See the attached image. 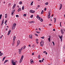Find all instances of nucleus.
Segmentation results:
<instances>
[{
  "mask_svg": "<svg viewBox=\"0 0 65 65\" xmlns=\"http://www.w3.org/2000/svg\"><path fill=\"white\" fill-rule=\"evenodd\" d=\"M37 6L38 7H40V5H38Z\"/></svg>",
  "mask_w": 65,
  "mask_h": 65,
  "instance_id": "nucleus-50",
  "label": "nucleus"
},
{
  "mask_svg": "<svg viewBox=\"0 0 65 65\" xmlns=\"http://www.w3.org/2000/svg\"><path fill=\"white\" fill-rule=\"evenodd\" d=\"M16 6V4H15L14 5H13V9H14V8H15V6Z\"/></svg>",
  "mask_w": 65,
  "mask_h": 65,
  "instance_id": "nucleus-10",
  "label": "nucleus"
},
{
  "mask_svg": "<svg viewBox=\"0 0 65 65\" xmlns=\"http://www.w3.org/2000/svg\"><path fill=\"white\" fill-rule=\"evenodd\" d=\"M39 62H41V60H40L39 61Z\"/></svg>",
  "mask_w": 65,
  "mask_h": 65,
  "instance_id": "nucleus-57",
  "label": "nucleus"
},
{
  "mask_svg": "<svg viewBox=\"0 0 65 65\" xmlns=\"http://www.w3.org/2000/svg\"><path fill=\"white\" fill-rule=\"evenodd\" d=\"M7 14H6L5 15V18H7Z\"/></svg>",
  "mask_w": 65,
  "mask_h": 65,
  "instance_id": "nucleus-16",
  "label": "nucleus"
},
{
  "mask_svg": "<svg viewBox=\"0 0 65 65\" xmlns=\"http://www.w3.org/2000/svg\"><path fill=\"white\" fill-rule=\"evenodd\" d=\"M45 54L47 55V52H46Z\"/></svg>",
  "mask_w": 65,
  "mask_h": 65,
  "instance_id": "nucleus-63",
  "label": "nucleus"
},
{
  "mask_svg": "<svg viewBox=\"0 0 65 65\" xmlns=\"http://www.w3.org/2000/svg\"><path fill=\"white\" fill-rule=\"evenodd\" d=\"M20 40H18L17 42V46H18L20 44Z\"/></svg>",
  "mask_w": 65,
  "mask_h": 65,
  "instance_id": "nucleus-3",
  "label": "nucleus"
},
{
  "mask_svg": "<svg viewBox=\"0 0 65 65\" xmlns=\"http://www.w3.org/2000/svg\"><path fill=\"white\" fill-rule=\"evenodd\" d=\"M23 49H25L26 48V46H24L23 47Z\"/></svg>",
  "mask_w": 65,
  "mask_h": 65,
  "instance_id": "nucleus-27",
  "label": "nucleus"
},
{
  "mask_svg": "<svg viewBox=\"0 0 65 65\" xmlns=\"http://www.w3.org/2000/svg\"><path fill=\"white\" fill-rule=\"evenodd\" d=\"M30 5H33V3H31V4H30Z\"/></svg>",
  "mask_w": 65,
  "mask_h": 65,
  "instance_id": "nucleus-55",
  "label": "nucleus"
},
{
  "mask_svg": "<svg viewBox=\"0 0 65 65\" xmlns=\"http://www.w3.org/2000/svg\"><path fill=\"white\" fill-rule=\"evenodd\" d=\"M29 38H32V36L30 35H29Z\"/></svg>",
  "mask_w": 65,
  "mask_h": 65,
  "instance_id": "nucleus-13",
  "label": "nucleus"
},
{
  "mask_svg": "<svg viewBox=\"0 0 65 65\" xmlns=\"http://www.w3.org/2000/svg\"><path fill=\"white\" fill-rule=\"evenodd\" d=\"M23 60V59H21L20 60V63H21V62H22V61Z\"/></svg>",
  "mask_w": 65,
  "mask_h": 65,
  "instance_id": "nucleus-22",
  "label": "nucleus"
},
{
  "mask_svg": "<svg viewBox=\"0 0 65 65\" xmlns=\"http://www.w3.org/2000/svg\"><path fill=\"white\" fill-rule=\"evenodd\" d=\"M53 31H55V29H53Z\"/></svg>",
  "mask_w": 65,
  "mask_h": 65,
  "instance_id": "nucleus-58",
  "label": "nucleus"
},
{
  "mask_svg": "<svg viewBox=\"0 0 65 65\" xmlns=\"http://www.w3.org/2000/svg\"><path fill=\"white\" fill-rule=\"evenodd\" d=\"M49 37H50L48 38V40L49 42H50L51 41V36H49Z\"/></svg>",
  "mask_w": 65,
  "mask_h": 65,
  "instance_id": "nucleus-11",
  "label": "nucleus"
},
{
  "mask_svg": "<svg viewBox=\"0 0 65 65\" xmlns=\"http://www.w3.org/2000/svg\"><path fill=\"white\" fill-rule=\"evenodd\" d=\"M60 40H61V41H62V38H63V37H62V35L60 37H59Z\"/></svg>",
  "mask_w": 65,
  "mask_h": 65,
  "instance_id": "nucleus-6",
  "label": "nucleus"
},
{
  "mask_svg": "<svg viewBox=\"0 0 65 65\" xmlns=\"http://www.w3.org/2000/svg\"><path fill=\"white\" fill-rule=\"evenodd\" d=\"M61 33H62V34H63V33H64V32L62 30H61Z\"/></svg>",
  "mask_w": 65,
  "mask_h": 65,
  "instance_id": "nucleus-20",
  "label": "nucleus"
},
{
  "mask_svg": "<svg viewBox=\"0 0 65 65\" xmlns=\"http://www.w3.org/2000/svg\"><path fill=\"white\" fill-rule=\"evenodd\" d=\"M36 33H40V32L38 31H36Z\"/></svg>",
  "mask_w": 65,
  "mask_h": 65,
  "instance_id": "nucleus-41",
  "label": "nucleus"
},
{
  "mask_svg": "<svg viewBox=\"0 0 65 65\" xmlns=\"http://www.w3.org/2000/svg\"><path fill=\"white\" fill-rule=\"evenodd\" d=\"M3 55V53H1V54H0V56H2Z\"/></svg>",
  "mask_w": 65,
  "mask_h": 65,
  "instance_id": "nucleus-28",
  "label": "nucleus"
},
{
  "mask_svg": "<svg viewBox=\"0 0 65 65\" xmlns=\"http://www.w3.org/2000/svg\"><path fill=\"white\" fill-rule=\"evenodd\" d=\"M33 15H31L30 16V18H33Z\"/></svg>",
  "mask_w": 65,
  "mask_h": 65,
  "instance_id": "nucleus-38",
  "label": "nucleus"
},
{
  "mask_svg": "<svg viewBox=\"0 0 65 65\" xmlns=\"http://www.w3.org/2000/svg\"><path fill=\"white\" fill-rule=\"evenodd\" d=\"M36 43H37V44H38V42L37 41Z\"/></svg>",
  "mask_w": 65,
  "mask_h": 65,
  "instance_id": "nucleus-64",
  "label": "nucleus"
},
{
  "mask_svg": "<svg viewBox=\"0 0 65 65\" xmlns=\"http://www.w3.org/2000/svg\"><path fill=\"white\" fill-rule=\"evenodd\" d=\"M19 54H21V51H19Z\"/></svg>",
  "mask_w": 65,
  "mask_h": 65,
  "instance_id": "nucleus-42",
  "label": "nucleus"
},
{
  "mask_svg": "<svg viewBox=\"0 0 65 65\" xmlns=\"http://www.w3.org/2000/svg\"><path fill=\"white\" fill-rule=\"evenodd\" d=\"M40 58V55L39 56H38V58H39V59Z\"/></svg>",
  "mask_w": 65,
  "mask_h": 65,
  "instance_id": "nucleus-46",
  "label": "nucleus"
},
{
  "mask_svg": "<svg viewBox=\"0 0 65 65\" xmlns=\"http://www.w3.org/2000/svg\"><path fill=\"white\" fill-rule=\"evenodd\" d=\"M41 61H42V62H43V60H42Z\"/></svg>",
  "mask_w": 65,
  "mask_h": 65,
  "instance_id": "nucleus-61",
  "label": "nucleus"
},
{
  "mask_svg": "<svg viewBox=\"0 0 65 65\" xmlns=\"http://www.w3.org/2000/svg\"><path fill=\"white\" fill-rule=\"evenodd\" d=\"M34 55V53H32V55Z\"/></svg>",
  "mask_w": 65,
  "mask_h": 65,
  "instance_id": "nucleus-60",
  "label": "nucleus"
},
{
  "mask_svg": "<svg viewBox=\"0 0 65 65\" xmlns=\"http://www.w3.org/2000/svg\"><path fill=\"white\" fill-rule=\"evenodd\" d=\"M30 63L31 64H32V63H33V60H30Z\"/></svg>",
  "mask_w": 65,
  "mask_h": 65,
  "instance_id": "nucleus-12",
  "label": "nucleus"
},
{
  "mask_svg": "<svg viewBox=\"0 0 65 65\" xmlns=\"http://www.w3.org/2000/svg\"><path fill=\"white\" fill-rule=\"evenodd\" d=\"M7 20H6L5 22V24L7 22Z\"/></svg>",
  "mask_w": 65,
  "mask_h": 65,
  "instance_id": "nucleus-45",
  "label": "nucleus"
},
{
  "mask_svg": "<svg viewBox=\"0 0 65 65\" xmlns=\"http://www.w3.org/2000/svg\"><path fill=\"white\" fill-rule=\"evenodd\" d=\"M19 4H22V2H19Z\"/></svg>",
  "mask_w": 65,
  "mask_h": 65,
  "instance_id": "nucleus-33",
  "label": "nucleus"
},
{
  "mask_svg": "<svg viewBox=\"0 0 65 65\" xmlns=\"http://www.w3.org/2000/svg\"><path fill=\"white\" fill-rule=\"evenodd\" d=\"M46 51H44L43 52V53H46Z\"/></svg>",
  "mask_w": 65,
  "mask_h": 65,
  "instance_id": "nucleus-62",
  "label": "nucleus"
},
{
  "mask_svg": "<svg viewBox=\"0 0 65 65\" xmlns=\"http://www.w3.org/2000/svg\"><path fill=\"white\" fill-rule=\"evenodd\" d=\"M4 23V20H3L2 21V23L1 25V26H2V25H3V24Z\"/></svg>",
  "mask_w": 65,
  "mask_h": 65,
  "instance_id": "nucleus-18",
  "label": "nucleus"
},
{
  "mask_svg": "<svg viewBox=\"0 0 65 65\" xmlns=\"http://www.w3.org/2000/svg\"><path fill=\"white\" fill-rule=\"evenodd\" d=\"M42 13H43V12H41V14H42Z\"/></svg>",
  "mask_w": 65,
  "mask_h": 65,
  "instance_id": "nucleus-51",
  "label": "nucleus"
},
{
  "mask_svg": "<svg viewBox=\"0 0 65 65\" xmlns=\"http://www.w3.org/2000/svg\"><path fill=\"white\" fill-rule=\"evenodd\" d=\"M15 38H16V37H15V36H14L13 38V40L14 41L15 40Z\"/></svg>",
  "mask_w": 65,
  "mask_h": 65,
  "instance_id": "nucleus-17",
  "label": "nucleus"
},
{
  "mask_svg": "<svg viewBox=\"0 0 65 65\" xmlns=\"http://www.w3.org/2000/svg\"><path fill=\"white\" fill-rule=\"evenodd\" d=\"M23 57H24V56L22 55L21 57V59H23Z\"/></svg>",
  "mask_w": 65,
  "mask_h": 65,
  "instance_id": "nucleus-34",
  "label": "nucleus"
},
{
  "mask_svg": "<svg viewBox=\"0 0 65 65\" xmlns=\"http://www.w3.org/2000/svg\"><path fill=\"white\" fill-rule=\"evenodd\" d=\"M40 17H39V15H37V18L38 19H39L40 18Z\"/></svg>",
  "mask_w": 65,
  "mask_h": 65,
  "instance_id": "nucleus-21",
  "label": "nucleus"
},
{
  "mask_svg": "<svg viewBox=\"0 0 65 65\" xmlns=\"http://www.w3.org/2000/svg\"><path fill=\"white\" fill-rule=\"evenodd\" d=\"M22 10H24V6H23L22 7Z\"/></svg>",
  "mask_w": 65,
  "mask_h": 65,
  "instance_id": "nucleus-26",
  "label": "nucleus"
},
{
  "mask_svg": "<svg viewBox=\"0 0 65 65\" xmlns=\"http://www.w3.org/2000/svg\"><path fill=\"white\" fill-rule=\"evenodd\" d=\"M16 17H17V18H18V17H19V16H18V15H16Z\"/></svg>",
  "mask_w": 65,
  "mask_h": 65,
  "instance_id": "nucleus-43",
  "label": "nucleus"
},
{
  "mask_svg": "<svg viewBox=\"0 0 65 65\" xmlns=\"http://www.w3.org/2000/svg\"><path fill=\"white\" fill-rule=\"evenodd\" d=\"M48 19H50V18H51V16H48Z\"/></svg>",
  "mask_w": 65,
  "mask_h": 65,
  "instance_id": "nucleus-40",
  "label": "nucleus"
},
{
  "mask_svg": "<svg viewBox=\"0 0 65 65\" xmlns=\"http://www.w3.org/2000/svg\"><path fill=\"white\" fill-rule=\"evenodd\" d=\"M34 45H33L32 46V48H34Z\"/></svg>",
  "mask_w": 65,
  "mask_h": 65,
  "instance_id": "nucleus-39",
  "label": "nucleus"
},
{
  "mask_svg": "<svg viewBox=\"0 0 65 65\" xmlns=\"http://www.w3.org/2000/svg\"><path fill=\"white\" fill-rule=\"evenodd\" d=\"M30 23H34V21H32L31 22H30Z\"/></svg>",
  "mask_w": 65,
  "mask_h": 65,
  "instance_id": "nucleus-30",
  "label": "nucleus"
},
{
  "mask_svg": "<svg viewBox=\"0 0 65 65\" xmlns=\"http://www.w3.org/2000/svg\"><path fill=\"white\" fill-rule=\"evenodd\" d=\"M49 26H52V24H50L49 25Z\"/></svg>",
  "mask_w": 65,
  "mask_h": 65,
  "instance_id": "nucleus-54",
  "label": "nucleus"
},
{
  "mask_svg": "<svg viewBox=\"0 0 65 65\" xmlns=\"http://www.w3.org/2000/svg\"><path fill=\"white\" fill-rule=\"evenodd\" d=\"M11 5V3H9V6H10V5Z\"/></svg>",
  "mask_w": 65,
  "mask_h": 65,
  "instance_id": "nucleus-49",
  "label": "nucleus"
},
{
  "mask_svg": "<svg viewBox=\"0 0 65 65\" xmlns=\"http://www.w3.org/2000/svg\"><path fill=\"white\" fill-rule=\"evenodd\" d=\"M40 21H41V22H43V20L42 19Z\"/></svg>",
  "mask_w": 65,
  "mask_h": 65,
  "instance_id": "nucleus-47",
  "label": "nucleus"
},
{
  "mask_svg": "<svg viewBox=\"0 0 65 65\" xmlns=\"http://www.w3.org/2000/svg\"><path fill=\"white\" fill-rule=\"evenodd\" d=\"M10 32H11V30H9V31H8V35H9L10 34Z\"/></svg>",
  "mask_w": 65,
  "mask_h": 65,
  "instance_id": "nucleus-7",
  "label": "nucleus"
},
{
  "mask_svg": "<svg viewBox=\"0 0 65 65\" xmlns=\"http://www.w3.org/2000/svg\"><path fill=\"white\" fill-rule=\"evenodd\" d=\"M50 15H51V13L50 12H49L48 16H50Z\"/></svg>",
  "mask_w": 65,
  "mask_h": 65,
  "instance_id": "nucleus-25",
  "label": "nucleus"
},
{
  "mask_svg": "<svg viewBox=\"0 0 65 65\" xmlns=\"http://www.w3.org/2000/svg\"><path fill=\"white\" fill-rule=\"evenodd\" d=\"M46 10V8H45L44 9V11H45Z\"/></svg>",
  "mask_w": 65,
  "mask_h": 65,
  "instance_id": "nucleus-44",
  "label": "nucleus"
},
{
  "mask_svg": "<svg viewBox=\"0 0 65 65\" xmlns=\"http://www.w3.org/2000/svg\"><path fill=\"white\" fill-rule=\"evenodd\" d=\"M28 46L29 47H30V46H31V45H29Z\"/></svg>",
  "mask_w": 65,
  "mask_h": 65,
  "instance_id": "nucleus-59",
  "label": "nucleus"
},
{
  "mask_svg": "<svg viewBox=\"0 0 65 65\" xmlns=\"http://www.w3.org/2000/svg\"><path fill=\"white\" fill-rule=\"evenodd\" d=\"M8 60H6L5 62H4V64H5V63H6V62H8Z\"/></svg>",
  "mask_w": 65,
  "mask_h": 65,
  "instance_id": "nucleus-19",
  "label": "nucleus"
},
{
  "mask_svg": "<svg viewBox=\"0 0 65 65\" xmlns=\"http://www.w3.org/2000/svg\"><path fill=\"white\" fill-rule=\"evenodd\" d=\"M21 10V8H19V9L18 10V12H19Z\"/></svg>",
  "mask_w": 65,
  "mask_h": 65,
  "instance_id": "nucleus-14",
  "label": "nucleus"
},
{
  "mask_svg": "<svg viewBox=\"0 0 65 65\" xmlns=\"http://www.w3.org/2000/svg\"><path fill=\"white\" fill-rule=\"evenodd\" d=\"M15 10H13V11H12V12L11 13V14L12 15H13V13H14V12L15 11Z\"/></svg>",
  "mask_w": 65,
  "mask_h": 65,
  "instance_id": "nucleus-5",
  "label": "nucleus"
},
{
  "mask_svg": "<svg viewBox=\"0 0 65 65\" xmlns=\"http://www.w3.org/2000/svg\"><path fill=\"white\" fill-rule=\"evenodd\" d=\"M26 15H27V14H24L23 15L24 17H26Z\"/></svg>",
  "mask_w": 65,
  "mask_h": 65,
  "instance_id": "nucleus-29",
  "label": "nucleus"
},
{
  "mask_svg": "<svg viewBox=\"0 0 65 65\" xmlns=\"http://www.w3.org/2000/svg\"><path fill=\"white\" fill-rule=\"evenodd\" d=\"M39 29L40 30V31H41V29L40 28H39Z\"/></svg>",
  "mask_w": 65,
  "mask_h": 65,
  "instance_id": "nucleus-48",
  "label": "nucleus"
},
{
  "mask_svg": "<svg viewBox=\"0 0 65 65\" xmlns=\"http://www.w3.org/2000/svg\"><path fill=\"white\" fill-rule=\"evenodd\" d=\"M16 24L15 23H14L13 24V26H12V29H14L15 27V26H16Z\"/></svg>",
  "mask_w": 65,
  "mask_h": 65,
  "instance_id": "nucleus-1",
  "label": "nucleus"
},
{
  "mask_svg": "<svg viewBox=\"0 0 65 65\" xmlns=\"http://www.w3.org/2000/svg\"><path fill=\"white\" fill-rule=\"evenodd\" d=\"M41 38H42V39H44V36H43L42 37H41Z\"/></svg>",
  "mask_w": 65,
  "mask_h": 65,
  "instance_id": "nucleus-32",
  "label": "nucleus"
},
{
  "mask_svg": "<svg viewBox=\"0 0 65 65\" xmlns=\"http://www.w3.org/2000/svg\"><path fill=\"white\" fill-rule=\"evenodd\" d=\"M14 43H15V42H14V41H13L12 44V46H14Z\"/></svg>",
  "mask_w": 65,
  "mask_h": 65,
  "instance_id": "nucleus-15",
  "label": "nucleus"
},
{
  "mask_svg": "<svg viewBox=\"0 0 65 65\" xmlns=\"http://www.w3.org/2000/svg\"><path fill=\"white\" fill-rule=\"evenodd\" d=\"M60 7L59 9H61L62 7V4H60Z\"/></svg>",
  "mask_w": 65,
  "mask_h": 65,
  "instance_id": "nucleus-4",
  "label": "nucleus"
},
{
  "mask_svg": "<svg viewBox=\"0 0 65 65\" xmlns=\"http://www.w3.org/2000/svg\"><path fill=\"white\" fill-rule=\"evenodd\" d=\"M42 19V18H40L39 19H38V20H39L40 21V20H41Z\"/></svg>",
  "mask_w": 65,
  "mask_h": 65,
  "instance_id": "nucleus-36",
  "label": "nucleus"
},
{
  "mask_svg": "<svg viewBox=\"0 0 65 65\" xmlns=\"http://www.w3.org/2000/svg\"><path fill=\"white\" fill-rule=\"evenodd\" d=\"M54 23H56V18H54Z\"/></svg>",
  "mask_w": 65,
  "mask_h": 65,
  "instance_id": "nucleus-23",
  "label": "nucleus"
},
{
  "mask_svg": "<svg viewBox=\"0 0 65 65\" xmlns=\"http://www.w3.org/2000/svg\"><path fill=\"white\" fill-rule=\"evenodd\" d=\"M50 21H52V18L50 19Z\"/></svg>",
  "mask_w": 65,
  "mask_h": 65,
  "instance_id": "nucleus-52",
  "label": "nucleus"
},
{
  "mask_svg": "<svg viewBox=\"0 0 65 65\" xmlns=\"http://www.w3.org/2000/svg\"><path fill=\"white\" fill-rule=\"evenodd\" d=\"M35 35H36L37 36H38V35L37 34H35Z\"/></svg>",
  "mask_w": 65,
  "mask_h": 65,
  "instance_id": "nucleus-53",
  "label": "nucleus"
},
{
  "mask_svg": "<svg viewBox=\"0 0 65 65\" xmlns=\"http://www.w3.org/2000/svg\"><path fill=\"white\" fill-rule=\"evenodd\" d=\"M5 57H4L3 58V61L4 60H5Z\"/></svg>",
  "mask_w": 65,
  "mask_h": 65,
  "instance_id": "nucleus-24",
  "label": "nucleus"
},
{
  "mask_svg": "<svg viewBox=\"0 0 65 65\" xmlns=\"http://www.w3.org/2000/svg\"><path fill=\"white\" fill-rule=\"evenodd\" d=\"M18 50L19 51H22V50H21V49H19Z\"/></svg>",
  "mask_w": 65,
  "mask_h": 65,
  "instance_id": "nucleus-56",
  "label": "nucleus"
},
{
  "mask_svg": "<svg viewBox=\"0 0 65 65\" xmlns=\"http://www.w3.org/2000/svg\"><path fill=\"white\" fill-rule=\"evenodd\" d=\"M30 12H32V13H34L35 12V11H34L32 10H30Z\"/></svg>",
  "mask_w": 65,
  "mask_h": 65,
  "instance_id": "nucleus-9",
  "label": "nucleus"
},
{
  "mask_svg": "<svg viewBox=\"0 0 65 65\" xmlns=\"http://www.w3.org/2000/svg\"><path fill=\"white\" fill-rule=\"evenodd\" d=\"M40 46H43V44H44V42L43 41H41L40 43Z\"/></svg>",
  "mask_w": 65,
  "mask_h": 65,
  "instance_id": "nucleus-2",
  "label": "nucleus"
},
{
  "mask_svg": "<svg viewBox=\"0 0 65 65\" xmlns=\"http://www.w3.org/2000/svg\"><path fill=\"white\" fill-rule=\"evenodd\" d=\"M2 14H1L0 15V19H1V17H2Z\"/></svg>",
  "mask_w": 65,
  "mask_h": 65,
  "instance_id": "nucleus-31",
  "label": "nucleus"
},
{
  "mask_svg": "<svg viewBox=\"0 0 65 65\" xmlns=\"http://www.w3.org/2000/svg\"><path fill=\"white\" fill-rule=\"evenodd\" d=\"M52 43L53 44L54 46V45H55V43H54V42H53Z\"/></svg>",
  "mask_w": 65,
  "mask_h": 65,
  "instance_id": "nucleus-37",
  "label": "nucleus"
},
{
  "mask_svg": "<svg viewBox=\"0 0 65 65\" xmlns=\"http://www.w3.org/2000/svg\"><path fill=\"white\" fill-rule=\"evenodd\" d=\"M48 2H47L45 3V4H46V5H48Z\"/></svg>",
  "mask_w": 65,
  "mask_h": 65,
  "instance_id": "nucleus-35",
  "label": "nucleus"
},
{
  "mask_svg": "<svg viewBox=\"0 0 65 65\" xmlns=\"http://www.w3.org/2000/svg\"><path fill=\"white\" fill-rule=\"evenodd\" d=\"M12 63L13 65H15V62H13V61H12Z\"/></svg>",
  "mask_w": 65,
  "mask_h": 65,
  "instance_id": "nucleus-8",
  "label": "nucleus"
}]
</instances>
